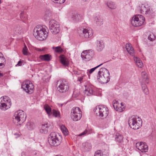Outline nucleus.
Returning <instances> with one entry per match:
<instances>
[{"instance_id": "1", "label": "nucleus", "mask_w": 156, "mask_h": 156, "mask_svg": "<svg viewBox=\"0 0 156 156\" xmlns=\"http://www.w3.org/2000/svg\"><path fill=\"white\" fill-rule=\"evenodd\" d=\"M33 35L37 40L42 41L47 37L48 33L43 26L38 25L34 28Z\"/></svg>"}, {"instance_id": "2", "label": "nucleus", "mask_w": 156, "mask_h": 156, "mask_svg": "<svg viewBox=\"0 0 156 156\" xmlns=\"http://www.w3.org/2000/svg\"><path fill=\"white\" fill-rule=\"evenodd\" d=\"M98 81L101 83H106L108 82L110 79L109 72L105 68L100 69L97 76Z\"/></svg>"}, {"instance_id": "3", "label": "nucleus", "mask_w": 156, "mask_h": 156, "mask_svg": "<svg viewBox=\"0 0 156 156\" xmlns=\"http://www.w3.org/2000/svg\"><path fill=\"white\" fill-rule=\"evenodd\" d=\"M128 122L130 127L134 129H138L142 125V121L140 118L134 115L129 118Z\"/></svg>"}, {"instance_id": "4", "label": "nucleus", "mask_w": 156, "mask_h": 156, "mask_svg": "<svg viewBox=\"0 0 156 156\" xmlns=\"http://www.w3.org/2000/svg\"><path fill=\"white\" fill-rule=\"evenodd\" d=\"M48 141L50 145L56 147L60 144L62 137L58 134L57 135L55 132L51 133L50 135Z\"/></svg>"}, {"instance_id": "5", "label": "nucleus", "mask_w": 156, "mask_h": 156, "mask_svg": "<svg viewBox=\"0 0 156 156\" xmlns=\"http://www.w3.org/2000/svg\"><path fill=\"white\" fill-rule=\"evenodd\" d=\"M11 105V100L9 98L6 96L0 98V108L6 110L10 108Z\"/></svg>"}, {"instance_id": "6", "label": "nucleus", "mask_w": 156, "mask_h": 156, "mask_svg": "<svg viewBox=\"0 0 156 156\" xmlns=\"http://www.w3.org/2000/svg\"><path fill=\"white\" fill-rule=\"evenodd\" d=\"M94 109V112L97 115L101 117H106L108 114V108L104 105H100Z\"/></svg>"}, {"instance_id": "7", "label": "nucleus", "mask_w": 156, "mask_h": 156, "mask_svg": "<svg viewBox=\"0 0 156 156\" xmlns=\"http://www.w3.org/2000/svg\"><path fill=\"white\" fill-rule=\"evenodd\" d=\"M57 86H58V90L62 93H65L67 91L69 88L68 83L65 80H59L57 82Z\"/></svg>"}, {"instance_id": "8", "label": "nucleus", "mask_w": 156, "mask_h": 156, "mask_svg": "<svg viewBox=\"0 0 156 156\" xmlns=\"http://www.w3.org/2000/svg\"><path fill=\"white\" fill-rule=\"evenodd\" d=\"M13 119H15L19 124L23 123L25 120L26 115L22 110H19L16 112L14 116Z\"/></svg>"}, {"instance_id": "9", "label": "nucleus", "mask_w": 156, "mask_h": 156, "mask_svg": "<svg viewBox=\"0 0 156 156\" xmlns=\"http://www.w3.org/2000/svg\"><path fill=\"white\" fill-rule=\"evenodd\" d=\"M59 25L55 20H51L49 22V28L53 34H56L60 32Z\"/></svg>"}, {"instance_id": "10", "label": "nucleus", "mask_w": 156, "mask_h": 156, "mask_svg": "<svg viewBox=\"0 0 156 156\" xmlns=\"http://www.w3.org/2000/svg\"><path fill=\"white\" fill-rule=\"evenodd\" d=\"M71 118L74 121L79 120L82 117V112L78 107L73 108L71 113Z\"/></svg>"}, {"instance_id": "11", "label": "nucleus", "mask_w": 156, "mask_h": 156, "mask_svg": "<svg viewBox=\"0 0 156 156\" xmlns=\"http://www.w3.org/2000/svg\"><path fill=\"white\" fill-rule=\"evenodd\" d=\"M144 21V18L142 16L138 15L133 17L131 20V23L134 27H138L141 26Z\"/></svg>"}, {"instance_id": "12", "label": "nucleus", "mask_w": 156, "mask_h": 156, "mask_svg": "<svg viewBox=\"0 0 156 156\" xmlns=\"http://www.w3.org/2000/svg\"><path fill=\"white\" fill-rule=\"evenodd\" d=\"M21 88L29 94L32 93L33 91L34 86L33 84L28 80L23 82L21 84Z\"/></svg>"}, {"instance_id": "13", "label": "nucleus", "mask_w": 156, "mask_h": 156, "mask_svg": "<svg viewBox=\"0 0 156 156\" xmlns=\"http://www.w3.org/2000/svg\"><path fill=\"white\" fill-rule=\"evenodd\" d=\"M94 53L91 50H88L83 51L81 53V56L82 59L85 61H89L93 56Z\"/></svg>"}, {"instance_id": "14", "label": "nucleus", "mask_w": 156, "mask_h": 156, "mask_svg": "<svg viewBox=\"0 0 156 156\" xmlns=\"http://www.w3.org/2000/svg\"><path fill=\"white\" fill-rule=\"evenodd\" d=\"M79 33L82 34L85 37L88 38L91 37L93 35L92 30L90 29H80L78 30Z\"/></svg>"}, {"instance_id": "15", "label": "nucleus", "mask_w": 156, "mask_h": 156, "mask_svg": "<svg viewBox=\"0 0 156 156\" xmlns=\"http://www.w3.org/2000/svg\"><path fill=\"white\" fill-rule=\"evenodd\" d=\"M137 148L142 152L147 151L148 147L146 144L143 142L137 143L136 144Z\"/></svg>"}, {"instance_id": "16", "label": "nucleus", "mask_w": 156, "mask_h": 156, "mask_svg": "<svg viewBox=\"0 0 156 156\" xmlns=\"http://www.w3.org/2000/svg\"><path fill=\"white\" fill-rule=\"evenodd\" d=\"M50 129L49 125H48V123L42 124L41 125L40 131L41 133H48L49 131H50Z\"/></svg>"}, {"instance_id": "17", "label": "nucleus", "mask_w": 156, "mask_h": 156, "mask_svg": "<svg viewBox=\"0 0 156 156\" xmlns=\"http://www.w3.org/2000/svg\"><path fill=\"white\" fill-rule=\"evenodd\" d=\"M126 48L128 52L131 56H133L134 53V50L132 45L129 43H127L126 44Z\"/></svg>"}, {"instance_id": "18", "label": "nucleus", "mask_w": 156, "mask_h": 156, "mask_svg": "<svg viewBox=\"0 0 156 156\" xmlns=\"http://www.w3.org/2000/svg\"><path fill=\"white\" fill-rule=\"evenodd\" d=\"M93 90L92 87L91 86H88L86 88L84 93L85 95L87 96H90L93 94Z\"/></svg>"}, {"instance_id": "19", "label": "nucleus", "mask_w": 156, "mask_h": 156, "mask_svg": "<svg viewBox=\"0 0 156 156\" xmlns=\"http://www.w3.org/2000/svg\"><path fill=\"white\" fill-rule=\"evenodd\" d=\"M82 149L84 151H89L91 148V144L88 143H84L82 144Z\"/></svg>"}, {"instance_id": "20", "label": "nucleus", "mask_w": 156, "mask_h": 156, "mask_svg": "<svg viewBox=\"0 0 156 156\" xmlns=\"http://www.w3.org/2000/svg\"><path fill=\"white\" fill-rule=\"evenodd\" d=\"M134 60L136 65L139 68H141L143 66V64L140 58L136 57L134 56Z\"/></svg>"}, {"instance_id": "21", "label": "nucleus", "mask_w": 156, "mask_h": 156, "mask_svg": "<svg viewBox=\"0 0 156 156\" xmlns=\"http://www.w3.org/2000/svg\"><path fill=\"white\" fill-rule=\"evenodd\" d=\"M51 56L49 54H45L40 56V58L42 61H49L51 60Z\"/></svg>"}, {"instance_id": "22", "label": "nucleus", "mask_w": 156, "mask_h": 156, "mask_svg": "<svg viewBox=\"0 0 156 156\" xmlns=\"http://www.w3.org/2000/svg\"><path fill=\"white\" fill-rule=\"evenodd\" d=\"M97 50L98 51H100L103 49L104 48L103 43L102 41H97Z\"/></svg>"}, {"instance_id": "23", "label": "nucleus", "mask_w": 156, "mask_h": 156, "mask_svg": "<svg viewBox=\"0 0 156 156\" xmlns=\"http://www.w3.org/2000/svg\"><path fill=\"white\" fill-rule=\"evenodd\" d=\"M95 20L97 24L99 26H101L103 24V18L100 16H97L95 18Z\"/></svg>"}, {"instance_id": "24", "label": "nucleus", "mask_w": 156, "mask_h": 156, "mask_svg": "<svg viewBox=\"0 0 156 156\" xmlns=\"http://www.w3.org/2000/svg\"><path fill=\"white\" fill-rule=\"evenodd\" d=\"M61 63L63 65L65 66H68L69 65V63L66 60V58L63 55H61L60 57Z\"/></svg>"}, {"instance_id": "25", "label": "nucleus", "mask_w": 156, "mask_h": 156, "mask_svg": "<svg viewBox=\"0 0 156 156\" xmlns=\"http://www.w3.org/2000/svg\"><path fill=\"white\" fill-rule=\"evenodd\" d=\"M141 75L142 77L143 81L144 83H149L148 78L147 76V74L145 72H142L141 73Z\"/></svg>"}, {"instance_id": "26", "label": "nucleus", "mask_w": 156, "mask_h": 156, "mask_svg": "<svg viewBox=\"0 0 156 156\" xmlns=\"http://www.w3.org/2000/svg\"><path fill=\"white\" fill-rule=\"evenodd\" d=\"M26 126L27 128L29 130H31L34 129L35 126L34 123L31 122H28L27 123Z\"/></svg>"}, {"instance_id": "27", "label": "nucleus", "mask_w": 156, "mask_h": 156, "mask_svg": "<svg viewBox=\"0 0 156 156\" xmlns=\"http://www.w3.org/2000/svg\"><path fill=\"white\" fill-rule=\"evenodd\" d=\"M44 108L46 111L48 115L49 116L51 113V109L48 105H45L44 106Z\"/></svg>"}, {"instance_id": "28", "label": "nucleus", "mask_w": 156, "mask_h": 156, "mask_svg": "<svg viewBox=\"0 0 156 156\" xmlns=\"http://www.w3.org/2000/svg\"><path fill=\"white\" fill-rule=\"evenodd\" d=\"M115 140L119 143H121L123 139V136L120 134L117 133L116 135Z\"/></svg>"}, {"instance_id": "29", "label": "nucleus", "mask_w": 156, "mask_h": 156, "mask_svg": "<svg viewBox=\"0 0 156 156\" xmlns=\"http://www.w3.org/2000/svg\"><path fill=\"white\" fill-rule=\"evenodd\" d=\"M72 19L75 21H78L82 19V16L79 14H76L73 15Z\"/></svg>"}, {"instance_id": "30", "label": "nucleus", "mask_w": 156, "mask_h": 156, "mask_svg": "<svg viewBox=\"0 0 156 156\" xmlns=\"http://www.w3.org/2000/svg\"><path fill=\"white\" fill-rule=\"evenodd\" d=\"M14 30L16 33L19 34H21L23 33V32L22 28L19 26H17L15 27Z\"/></svg>"}, {"instance_id": "31", "label": "nucleus", "mask_w": 156, "mask_h": 156, "mask_svg": "<svg viewBox=\"0 0 156 156\" xmlns=\"http://www.w3.org/2000/svg\"><path fill=\"white\" fill-rule=\"evenodd\" d=\"M60 128L62 133L65 135H67L68 134V131L64 125H62L60 126Z\"/></svg>"}, {"instance_id": "32", "label": "nucleus", "mask_w": 156, "mask_h": 156, "mask_svg": "<svg viewBox=\"0 0 156 156\" xmlns=\"http://www.w3.org/2000/svg\"><path fill=\"white\" fill-rule=\"evenodd\" d=\"M107 5L108 8L111 9H115L116 8V6L113 2H107Z\"/></svg>"}, {"instance_id": "33", "label": "nucleus", "mask_w": 156, "mask_h": 156, "mask_svg": "<svg viewBox=\"0 0 156 156\" xmlns=\"http://www.w3.org/2000/svg\"><path fill=\"white\" fill-rule=\"evenodd\" d=\"M147 7L143 4H142L140 6H139V9L141 13L143 12H146L147 9Z\"/></svg>"}, {"instance_id": "34", "label": "nucleus", "mask_w": 156, "mask_h": 156, "mask_svg": "<svg viewBox=\"0 0 156 156\" xmlns=\"http://www.w3.org/2000/svg\"><path fill=\"white\" fill-rule=\"evenodd\" d=\"M142 89L144 93L146 94H148L149 92L146 85L145 84H142Z\"/></svg>"}, {"instance_id": "35", "label": "nucleus", "mask_w": 156, "mask_h": 156, "mask_svg": "<svg viewBox=\"0 0 156 156\" xmlns=\"http://www.w3.org/2000/svg\"><path fill=\"white\" fill-rule=\"evenodd\" d=\"M155 37L153 33L150 34L148 37V38L151 41H152L155 40Z\"/></svg>"}, {"instance_id": "36", "label": "nucleus", "mask_w": 156, "mask_h": 156, "mask_svg": "<svg viewBox=\"0 0 156 156\" xmlns=\"http://www.w3.org/2000/svg\"><path fill=\"white\" fill-rule=\"evenodd\" d=\"M53 115L55 117H57L59 115V113L56 110L53 109L52 110Z\"/></svg>"}, {"instance_id": "37", "label": "nucleus", "mask_w": 156, "mask_h": 156, "mask_svg": "<svg viewBox=\"0 0 156 156\" xmlns=\"http://www.w3.org/2000/svg\"><path fill=\"white\" fill-rule=\"evenodd\" d=\"M153 13V11L152 9H151L150 8H147L146 11L145 12V14L151 15Z\"/></svg>"}, {"instance_id": "38", "label": "nucleus", "mask_w": 156, "mask_h": 156, "mask_svg": "<svg viewBox=\"0 0 156 156\" xmlns=\"http://www.w3.org/2000/svg\"><path fill=\"white\" fill-rule=\"evenodd\" d=\"M55 51L57 52L61 53L63 51V50L60 47L58 46L55 48Z\"/></svg>"}, {"instance_id": "39", "label": "nucleus", "mask_w": 156, "mask_h": 156, "mask_svg": "<svg viewBox=\"0 0 156 156\" xmlns=\"http://www.w3.org/2000/svg\"><path fill=\"white\" fill-rule=\"evenodd\" d=\"M23 54L25 55H27V48L26 45L24 44V47L23 49Z\"/></svg>"}, {"instance_id": "40", "label": "nucleus", "mask_w": 156, "mask_h": 156, "mask_svg": "<svg viewBox=\"0 0 156 156\" xmlns=\"http://www.w3.org/2000/svg\"><path fill=\"white\" fill-rule=\"evenodd\" d=\"M94 156H103V154L101 151H97L95 152Z\"/></svg>"}, {"instance_id": "41", "label": "nucleus", "mask_w": 156, "mask_h": 156, "mask_svg": "<svg viewBox=\"0 0 156 156\" xmlns=\"http://www.w3.org/2000/svg\"><path fill=\"white\" fill-rule=\"evenodd\" d=\"M102 64H103V63H102L94 68L91 69L89 71L90 73H92L97 68H98V67H99L100 66H101Z\"/></svg>"}, {"instance_id": "42", "label": "nucleus", "mask_w": 156, "mask_h": 156, "mask_svg": "<svg viewBox=\"0 0 156 156\" xmlns=\"http://www.w3.org/2000/svg\"><path fill=\"white\" fill-rule=\"evenodd\" d=\"M87 131L86 130H85L82 133L78 135V136H84L87 133Z\"/></svg>"}, {"instance_id": "43", "label": "nucleus", "mask_w": 156, "mask_h": 156, "mask_svg": "<svg viewBox=\"0 0 156 156\" xmlns=\"http://www.w3.org/2000/svg\"><path fill=\"white\" fill-rule=\"evenodd\" d=\"M118 102V101H116V100L113 101V104H114L113 105V106L114 108V109H115V110H116L117 111L118 110V109L117 108V106H116V108H115V105H115V104H117Z\"/></svg>"}, {"instance_id": "44", "label": "nucleus", "mask_w": 156, "mask_h": 156, "mask_svg": "<svg viewBox=\"0 0 156 156\" xmlns=\"http://www.w3.org/2000/svg\"><path fill=\"white\" fill-rule=\"evenodd\" d=\"M23 62V61H21V60H20L18 62L17 64L16 65V66L17 65H18L19 66H22V65Z\"/></svg>"}, {"instance_id": "45", "label": "nucleus", "mask_w": 156, "mask_h": 156, "mask_svg": "<svg viewBox=\"0 0 156 156\" xmlns=\"http://www.w3.org/2000/svg\"><path fill=\"white\" fill-rule=\"evenodd\" d=\"M83 76H82L80 77H79L78 78V80L79 81H80V82L82 81L83 80Z\"/></svg>"}, {"instance_id": "46", "label": "nucleus", "mask_w": 156, "mask_h": 156, "mask_svg": "<svg viewBox=\"0 0 156 156\" xmlns=\"http://www.w3.org/2000/svg\"><path fill=\"white\" fill-rule=\"evenodd\" d=\"M65 0H59V2L58 3L60 4L63 3L65 1Z\"/></svg>"}, {"instance_id": "47", "label": "nucleus", "mask_w": 156, "mask_h": 156, "mask_svg": "<svg viewBox=\"0 0 156 156\" xmlns=\"http://www.w3.org/2000/svg\"><path fill=\"white\" fill-rule=\"evenodd\" d=\"M26 153L24 152H23L21 154V156H26Z\"/></svg>"}, {"instance_id": "48", "label": "nucleus", "mask_w": 156, "mask_h": 156, "mask_svg": "<svg viewBox=\"0 0 156 156\" xmlns=\"http://www.w3.org/2000/svg\"><path fill=\"white\" fill-rule=\"evenodd\" d=\"M36 50L39 51H41L43 50V49L42 50L41 49L39 48H37L36 49Z\"/></svg>"}, {"instance_id": "49", "label": "nucleus", "mask_w": 156, "mask_h": 156, "mask_svg": "<svg viewBox=\"0 0 156 156\" xmlns=\"http://www.w3.org/2000/svg\"><path fill=\"white\" fill-rule=\"evenodd\" d=\"M2 57H4L1 52H0V58H2Z\"/></svg>"}, {"instance_id": "50", "label": "nucleus", "mask_w": 156, "mask_h": 156, "mask_svg": "<svg viewBox=\"0 0 156 156\" xmlns=\"http://www.w3.org/2000/svg\"><path fill=\"white\" fill-rule=\"evenodd\" d=\"M23 12H22L20 14V17L21 18V17H22V16H23Z\"/></svg>"}, {"instance_id": "51", "label": "nucleus", "mask_w": 156, "mask_h": 156, "mask_svg": "<svg viewBox=\"0 0 156 156\" xmlns=\"http://www.w3.org/2000/svg\"><path fill=\"white\" fill-rule=\"evenodd\" d=\"M3 76V74L2 73H0V77H2Z\"/></svg>"}, {"instance_id": "52", "label": "nucleus", "mask_w": 156, "mask_h": 156, "mask_svg": "<svg viewBox=\"0 0 156 156\" xmlns=\"http://www.w3.org/2000/svg\"><path fill=\"white\" fill-rule=\"evenodd\" d=\"M121 106H123V103H121Z\"/></svg>"}, {"instance_id": "53", "label": "nucleus", "mask_w": 156, "mask_h": 156, "mask_svg": "<svg viewBox=\"0 0 156 156\" xmlns=\"http://www.w3.org/2000/svg\"><path fill=\"white\" fill-rule=\"evenodd\" d=\"M2 3L1 0H0V4H1Z\"/></svg>"}, {"instance_id": "54", "label": "nucleus", "mask_w": 156, "mask_h": 156, "mask_svg": "<svg viewBox=\"0 0 156 156\" xmlns=\"http://www.w3.org/2000/svg\"><path fill=\"white\" fill-rule=\"evenodd\" d=\"M62 105H61V106H62Z\"/></svg>"}, {"instance_id": "55", "label": "nucleus", "mask_w": 156, "mask_h": 156, "mask_svg": "<svg viewBox=\"0 0 156 156\" xmlns=\"http://www.w3.org/2000/svg\"><path fill=\"white\" fill-rule=\"evenodd\" d=\"M58 156V155H57V156Z\"/></svg>"}]
</instances>
